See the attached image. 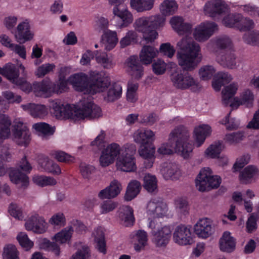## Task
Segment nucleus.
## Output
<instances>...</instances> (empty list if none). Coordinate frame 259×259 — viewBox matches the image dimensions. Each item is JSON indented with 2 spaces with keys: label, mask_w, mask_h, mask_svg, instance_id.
Returning a JSON list of instances; mask_svg holds the SVG:
<instances>
[{
  "label": "nucleus",
  "mask_w": 259,
  "mask_h": 259,
  "mask_svg": "<svg viewBox=\"0 0 259 259\" xmlns=\"http://www.w3.org/2000/svg\"><path fill=\"white\" fill-rule=\"evenodd\" d=\"M112 13L121 20L122 23L119 26L120 28L127 27L133 22V15L125 3L113 7Z\"/></svg>",
  "instance_id": "nucleus-18"
},
{
  "label": "nucleus",
  "mask_w": 259,
  "mask_h": 259,
  "mask_svg": "<svg viewBox=\"0 0 259 259\" xmlns=\"http://www.w3.org/2000/svg\"><path fill=\"white\" fill-rule=\"evenodd\" d=\"M92 236L94 238L96 248L100 252L105 254L106 241L103 229L101 227L95 228L92 233Z\"/></svg>",
  "instance_id": "nucleus-36"
},
{
  "label": "nucleus",
  "mask_w": 259,
  "mask_h": 259,
  "mask_svg": "<svg viewBox=\"0 0 259 259\" xmlns=\"http://www.w3.org/2000/svg\"><path fill=\"white\" fill-rule=\"evenodd\" d=\"M221 183V179L218 176H213L209 167L201 169L196 179V186L200 191H205L212 188H217Z\"/></svg>",
  "instance_id": "nucleus-8"
},
{
  "label": "nucleus",
  "mask_w": 259,
  "mask_h": 259,
  "mask_svg": "<svg viewBox=\"0 0 259 259\" xmlns=\"http://www.w3.org/2000/svg\"><path fill=\"white\" fill-rule=\"evenodd\" d=\"M51 107L53 114L59 119H70L76 121L85 118H98L101 115L100 107L93 103L89 96L84 97L76 105L53 102Z\"/></svg>",
  "instance_id": "nucleus-1"
},
{
  "label": "nucleus",
  "mask_w": 259,
  "mask_h": 259,
  "mask_svg": "<svg viewBox=\"0 0 259 259\" xmlns=\"http://www.w3.org/2000/svg\"><path fill=\"white\" fill-rule=\"evenodd\" d=\"M244 41L251 45H256L259 44V30H253L245 33L243 37Z\"/></svg>",
  "instance_id": "nucleus-62"
},
{
  "label": "nucleus",
  "mask_w": 259,
  "mask_h": 259,
  "mask_svg": "<svg viewBox=\"0 0 259 259\" xmlns=\"http://www.w3.org/2000/svg\"><path fill=\"white\" fill-rule=\"evenodd\" d=\"M255 99V95L249 89H245L240 94L239 97L234 98L233 104H231L232 107L244 105L246 107H253Z\"/></svg>",
  "instance_id": "nucleus-26"
},
{
  "label": "nucleus",
  "mask_w": 259,
  "mask_h": 259,
  "mask_svg": "<svg viewBox=\"0 0 259 259\" xmlns=\"http://www.w3.org/2000/svg\"><path fill=\"white\" fill-rule=\"evenodd\" d=\"M157 50L150 45H144L140 53V61L144 64L148 65L152 63V60L158 55Z\"/></svg>",
  "instance_id": "nucleus-33"
},
{
  "label": "nucleus",
  "mask_w": 259,
  "mask_h": 259,
  "mask_svg": "<svg viewBox=\"0 0 259 259\" xmlns=\"http://www.w3.org/2000/svg\"><path fill=\"white\" fill-rule=\"evenodd\" d=\"M25 227L27 230L37 234L44 233L48 228L47 223L44 218L37 213L32 214L28 218L25 222Z\"/></svg>",
  "instance_id": "nucleus-17"
},
{
  "label": "nucleus",
  "mask_w": 259,
  "mask_h": 259,
  "mask_svg": "<svg viewBox=\"0 0 259 259\" xmlns=\"http://www.w3.org/2000/svg\"><path fill=\"white\" fill-rule=\"evenodd\" d=\"M211 41L218 50L231 49L233 46L232 40L226 35L216 37Z\"/></svg>",
  "instance_id": "nucleus-51"
},
{
  "label": "nucleus",
  "mask_w": 259,
  "mask_h": 259,
  "mask_svg": "<svg viewBox=\"0 0 259 259\" xmlns=\"http://www.w3.org/2000/svg\"><path fill=\"white\" fill-rule=\"evenodd\" d=\"M167 205L157 199H151L147 204V212L153 218H162L168 211Z\"/></svg>",
  "instance_id": "nucleus-20"
},
{
  "label": "nucleus",
  "mask_w": 259,
  "mask_h": 259,
  "mask_svg": "<svg viewBox=\"0 0 259 259\" xmlns=\"http://www.w3.org/2000/svg\"><path fill=\"white\" fill-rule=\"evenodd\" d=\"M154 2L155 0H130V6L137 13H144L151 10Z\"/></svg>",
  "instance_id": "nucleus-38"
},
{
  "label": "nucleus",
  "mask_w": 259,
  "mask_h": 259,
  "mask_svg": "<svg viewBox=\"0 0 259 259\" xmlns=\"http://www.w3.org/2000/svg\"><path fill=\"white\" fill-rule=\"evenodd\" d=\"M151 229L152 241L157 247H164L168 243L171 235V229L169 226L160 228L154 221H150L148 225Z\"/></svg>",
  "instance_id": "nucleus-7"
},
{
  "label": "nucleus",
  "mask_w": 259,
  "mask_h": 259,
  "mask_svg": "<svg viewBox=\"0 0 259 259\" xmlns=\"http://www.w3.org/2000/svg\"><path fill=\"white\" fill-rule=\"evenodd\" d=\"M161 172L165 179L178 180L182 175L179 165L173 163L164 164Z\"/></svg>",
  "instance_id": "nucleus-32"
},
{
  "label": "nucleus",
  "mask_w": 259,
  "mask_h": 259,
  "mask_svg": "<svg viewBox=\"0 0 259 259\" xmlns=\"http://www.w3.org/2000/svg\"><path fill=\"white\" fill-rule=\"evenodd\" d=\"M133 209L129 206L124 205L120 208V217L124 221L126 226L132 225L135 218L133 214Z\"/></svg>",
  "instance_id": "nucleus-49"
},
{
  "label": "nucleus",
  "mask_w": 259,
  "mask_h": 259,
  "mask_svg": "<svg viewBox=\"0 0 259 259\" xmlns=\"http://www.w3.org/2000/svg\"><path fill=\"white\" fill-rule=\"evenodd\" d=\"M122 91L121 85L116 83H113L104 94V99L108 102H114L121 97Z\"/></svg>",
  "instance_id": "nucleus-41"
},
{
  "label": "nucleus",
  "mask_w": 259,
  "mask_h": 259,
  "mask_svg": "<svg viewBox=\"0 0 259 259\" xmlns=\"http://www.w3.org/2000/svg\"><path fill=\"white\" fill-rule=\"evenodd\" d=\"M205 15L211 18H218L229 12V7L222 0H210L207 1L203 7Z\"/></svg>",
  "instance_id": "nucleus-10"
},
{
  "label": "nucleus",
  "mask_w": 259,
  "mask_h": 259,
  "mask_svg": "<svg viewBox=\"0 0 259 259\" xmlns=\"http://www.w3.org/2000/svg\"><path fill=\"white\" fill-rule=\"evenodd\" d=\"M190 133L182 126L175 128L169 134V141H175V152L184 158H188L193 150L192 145L188 142Z\"/></svg>",
  "instance_id": "nucleus-5"
},
{
  "label": "nucleus",
  "mask_w": 259,
  "mask_h": 259,
  "mask_svg": "<svg viewBox=\"0 0 259 259\" xmlns=\"http://www.w3.org/2000/svg\"><path fill=\"white\" fill-rule=\"evenodd\" d=\"M155 133L146 128L137 130L134 134V141L140 145L148 144L155 140Z\"/></svg>",
  "instance_id": "nucleus-27"
},
{
  "label": "nucleus",
  "mask_w": 259,
  "mask_h": 259,
  "mask_svg": "<svg viewBox=\"0 0 259 259\" xmlns=\"http://www.w3.org/2000/svg\"><path fill=\"white\" fill-rule=\"evenodd\" d=\"M244 133L241 132H234L226 134L224 140L230 145H235L243 140Z\"/></svg>",
  "instance_id": "nucleus-61"
},
{
  "label": "nucleus",
  "mask_w": 259,
  "mask_h": 259,
  "mask_svg": "<svg viewBox=\"0 0 259 259\" xmlns=\"http://www.w3.org/2000/svg\"><path fill=\"white\" fill-rule=\"evenodd\" d=\"M33 182L41 187L53 186L56 184V180L52 177L36 175L33 177Z\"/></svg>",
  "instance_id": "nucleus-57"
},
{
  "label": "nucleus",
  "mask_w": 259,
  "mask_h": 259,
  "mask_svg": "<svg viewBox=\"0 0 259 259\" xmlns=\"http://www.w3.org/2000/svg\"><path fill=\"white\" fill-rule=\"evenodd\" d=\"M40 166L46 171L59 175L61 173V170L59 166L48 157H44L39 162Z\"/></svg>",
  "instance_id": "nucleus-45"
},
{
  "label": "nucleus",
  "mask_w": 259,
  "mask_h": 259,
  "mask_svg": "<svg viewBox=\"0 0 259 259\" xmlns=\"http://www.w3.org/2000/svg\"><path fill=\"white\" fill-rule=\"evenodd\" d=\"M173 240L180 245L190 244L192 241L190 228L183 224L176 226L174 230Z\"/></svg>",
  "instance_id": "nucleus-16"
},
{
  "label": "nucleus",
  "mask_w": 259,
  "mask_h": 259,
  "mask_svg": "<svg viewBox=\"0 0 259 259\" xmlns=\"http://www.w3.org/2000/svg\"><path fill=\"white\" fill-rule=\"evenodd\" d=\"M238 89V83L233 82L230 84L226 86L222 90V104L225 106H232L231 104H233L232 102L233 97L236 94Z\"/></svg>",
  "instance_id": "nucleus-35"
},
{
  "label": "nucleus",
  "mask_w": 259,
  "mask_h": 259,
  "mask_svg": "<svg viewBox=\"0 0 259 259\" xmlns=\"http://www.w3.org/2000/svg\"><path fill=\"white\" fill-rule=\"evenodd\" d=\"M9 177L12 183L20 185L22 188H25L28 185V177L19 170H12L9 174Z\"/></svg>",
  "instance_id": "nucleus-43"
},
{
  "label": "nucleus",
  "mask_w": 259,
  "mask_h": 259,
  "mask_svg": "<svg viewBox=\"0 0 259 259\" xmlns=\"http://www.w3.org/2000/svg\"><path fill=\"white\" fill-rule=\"evenodd\" d=\"M2 256L3 259H19L18 251L16 247L12 244L4 246Z\"/></svg>",
  "instance_id": "nucleus-55"
},
{
  "label": "nucleus",
  "mask_w": 259,
  "mask_h": 259,
  "mask_svg": "<svg viewBox=\"0 0 259 259\" xmlns=\"http://www.w3.org/2000/svg\"><path fill=\"white\" fill-rule=\"evenodd\" d=\"M17 239L20 245L27 250L33 246V242L29 239L27 235L24 232L18 234Z\"/></svg>",
  "instance_id": "nucleus-64"
},
{
  "label": "nucleus",
  "mask_w": 259,
  "mask_h": 259,
  "mask_svg": "<svg viewBox=\"0 0 259 259\" xmlns=\"http://www.w3.org/2000/svg\"><path fill=\"white\" fill-rule=\"evenodd\" d=\"M172 28L179 34L184 35L191 33L192 26L191 24L184 22L182 17L175 16L170 19Z\"/></svg>",
  "instance_id": "nucleus-28"
},
{
  "label": "nucleus",
  "mask_w": 259,
  "mask_h": 259,
  "mask_svg": "<svg viewBox=\"0 0 259 259\" xmlns=\"http://www.w3.org/2000/svg\"><path fill=\"white\" fill-rule=\"evenodd\" d=\"M163 26L164 19L159 14L141 16L137 18L133 23L135 31L142 33L143 40L147 42H153L158 37L156 30Z\"/></svg>",
  "instance_id": "nucleus-4"
},
{
  "label": "nucleus",
  "mask_w": 259,
  "mask_h": 259,
  "mask_svg": "<svg viewBox=\"0 0 259 259\" xmlns=\"http://www.w3.org/2000/svg\"><path fill=\"white\" fill-rule=\"evenodd\" d=\"M14 36L19 44H24L33 39L34 33L31 30L30 25L27 20L18 25Z\"/></svg>",
  "instance_id": "nucleus-19"
},
{
  "label": "nucleus",
  "mask_w": 259,
  "mask_h": 259,
  "mask_svg": "<svg viewBox=\"0 0 259 259\" xmlns=\"http://www.w3.org/2000/svg\"><path fill=\"white\" fill-rule=\"evenodd\" d=\"M122 189L120 183L117 180H113L109 186L99 192L98 197L101 200L113 199L120 194Z\"/></svg>",
  "instance_id": "nucleus-23"
},
{
  "label": "nucleus",
  "mask_w": 259,
  "mask_h": 259,
  "mask_svg": "<svg viewBox=\"0 0 259 259\" xmlns=\"http://www.w3.org/2000/svg\"><path fill=\"white\" fill-rule=\"evenodd\" d=\"M232 79V75L228 72H219L216 74L212 82V87L215 91H219L224 83H228Z\"/></svg>",
  "instance_id": "nucleus-42"
},
{
  "label": "nucleus",
  "mask_w": 259,
  "mask_h": 259,
  "mask_svg": "<svg viewBox=\"0 0 259 259\" xmlns=\"http://www.w3.org/2000/svg\"><path fill=\"white\" fill-rule=\"evenodd\" d=\"M219 246L221 251L231 252L235 248L236 243L234 238L231 236L229 232H225L219 240Z\"/></svg>",
  "instance_id": "nucleus-37"
},
{
  "label": "nucleus",
  "mask_w": 259,
  "mask_h": 259,
  "mask_svg": "<svg viewBox=\"0 0 259 259\" xmlns=\"http://www.w3.org/2000/svg\"><path fill=\"white\" fill-rule=\"evenodd\" d=\"M194 232L199 237L206 239L214 232V228L211 221L207 218L200 219L194 226Z\"/></svg>",
  "instance_id": "nucleus-21"
},
{
  "label": "nucleus",
  "mask_w": 259,
  "mask_h": 259,
  "mask_svg": "<svg viewBox=\"0 0 259 259\" xmlns=\"http://www.w3.org/2000/svg\"><path fill=\"white\" fill-rule=\"evenodd\" d=\"M170 80L173 85L178 89H190L196 92L201 88L196 78L188 72L183 73L180 70H175L171 73Z\"/></svg>",
  "instance_id": "nucleus-6"
},
{
  "label": "nucleus",
  "mask_w": 259,
  "mask_h": 259,
  "mask_svg": "<svg viewBox=\"0 0 259 259\" xmlns=\"http://www.w3.org/2000/svg\"><path fill=\"white\" fill-rule=\"evenodd\" d=\"M141 189V183L137 180L131 181L127 187L124 198L127 201H131L135 198L139 193Z\"/></svg>",
  "instance_id": "nucleus-47"
},
{
  "label": "nucleus",
  "mask_w": 259,
  "mask_h": 259,
  "mask_svg": "<svg viewBox=\"0 0 259 259\" xmlns=\"http://www.w3.org/2000/svg\"><path fill=\"white\" fill-rule=\"evenodd\" d=\"M258 176V169L255 166L250 165L240 172L239 180L242 183L248 184L255 181Z\"/></svg>",
  "instance_id": "nucleus-29"
},
{
  "label": "nucleus",
  "mask_w": 259,
  "mask_h": 259,
  "mask_svg": "<svg viewBox=\"0 0 259 259\" xmlns=\"http://www.w3.org/2000/svg\"><path fill=\"white\" fill-rule=\"evenodd\" d=\"M52 83L49 80H44L33 84V91L36 96L47 97L51 92Z\"/></svg>",
  "instance_id": "nucleus-40"
},
{
  "label": "nucleus",
  "mask_w": 259,
  "mask_h": 259,
  "mask_svg": "<svg viewBox=\"0 0 259 259\" xmlns=\"http://www.w3.org/2000/svg\"><path fill=\"white\" fill-rule=\"evenodd\" d=\"M55 68L56 65L54 63H45L36 68L34 74L37 77H43L46 75L53 72Z\"/></svg>",
  "instance_id": "nucleus-59"
},
{
  "label": "nucleus",
  "mask_w": 259,
  "mask_h": 259,
  "mask_svg": "<svg viewBox=\"0 0 259 259\" xmlns=\"http://www.w3.org/2000/svg\"><path fill=\"white\" fill-rule=\"evenodd\" d=\"M118 205V203L111 200L103 201L100 205V213L101 214L108 213L114 210Z\"/></svg>",
  "instance_id": "nucleus-63"
},
{
  "label": "nucleus",
  "mask_w": 259,
  "mask_h": 259,
  "mask_svg": "<svg viewBox=\"0 0 259 259\" xmlns=\"http://www.w3.org/2000/svg\"><path fill=\"white\" fill-rule=\"evenodd\" d=\"M32 127L35 130L36 134L44 140L52 135L54 132L51 127L45 122L35 123L33 125Z\"/></svg>",
  "instance_id": "nucleus-46"
},
{
  "label": "nucleus",
  "mask_w": 259,
  "mask_h": 259,
  "mask_svg": "<svg viewBox=\"0 0 259 259\" xmlns=\"http://www.w3.org/2000/svg\"><path fill=\"white\" fill-rule=\"evenodd\" d=\"M126 64L127 72L132 78L139 80L142 77L144 69L137 56L130 57L126 60Z\"/></svg>",
  "instance_id": "nucleus-22"
},
{
  "label": "nucleus",
  "mask_w": 259,
  "mask_h": 259,
  "mask_svg": "<svg viewBox=\"0 0 259 259\" xmlns=\"http://www.w3.org/2000/svg\"><path fill=\"white\" fill-rule=\"evenodd\" d=\"M210 133L211 128L208 125H201L196 127L194 130V138L196 146L200 147Z\"/></svg>",
  "instance_id": "nucleus-39"
},
{
  "label": "nucleus",
  "mask_w": 259,
  "mask_h": 259,
  "mask_svg": "<svg viewBox=\"0 0 259 259\" xmlns=\"http://www.w3.org/2000/svg\"><path fill=\"white\" fill-rule=\"evenodd\" d=\"M120 151L121 148L118 144L113 143L108 145L102 151L99 158L100 165L105 167L113 163Z\"/></svg>",
  "instance_id": "nucleus-13"
},
{
  "label": "nucleus",
  "mask_w": 259,
  "mask_h": 259,
  "mask_svg": "<svg viewBox=\"0 0 259 259\" xmlns=\"http://www.w3.org/2000/svg\"><path fill=\"white\" fill-rule=\"evenodd\" d=\"M118 155L116 162L117 169L125 172H134L136 170V159L132 152L126 150L123 152L121 149Z\"/></svg>",
  "instance_id": "nucleus-11"
},
{
  "label": "nucleus",
  "mask_w": 259,
  "mask_h": 259,
  "mask_svg": "<svg viewBox=\"0 0 259 259\" xmlns=\"http://www.w3.org/2000/svg\"><path fill=\"white\" fill-rule=\"evenodd\" d=\"M178 49L177 57L178 64L183 70L192 71L197 66L199 61L197 58L200 51L199 45L191 37H183L177 44Z\"/></svg>",
  "instance_id": "nucleus-3"
},
{
  "label": "nucleus",
  "mask_w": 259,
  "mask_h": 259,
  "mask_svg": "<svg viewBox=\"0 0 259 259\" xmlns=\"http://www.w3.org/2000/svg\"><path fill=\"white\" fill-rule=\"evenodd\" d=\"M175 208L177 213L180 215H186L189 213V206L187 201L183 198H178L174 201Z\"/></svg>",
  "instance_id": "nucleus-54"
},
{
  "label": "nucleus",
  "mask_w": 259,
  "mask_h": 259,
  "mask_svg": "<svg viewBox=\"0 0 259 259\" xmlns=\"http://www.w3.org/2000/svg\"><path fill=\"white\" fill-rule=\"evenodd\" d=\"M139 84L133 80L128 82L126 92V98L128 102L134 103L138 100L137 91Z\"/></svg>",
  "instance_id": "nucleus-53"
},
{
  "label": "nucleus",
  "mask_w": 259,
  "mask_h": 259,
  "mask_svg": "<svg viewBox=\"0 0 259 259\" xmlns=\"http://www.w3.org/2000/svg\"><path fill=\"white\" fill-rule=\"evenodd\" d=\"M2 75L5 76L14 84L19 80V71L13 65H8L3 68Z\"/></svg>",
  "instance_id": "nucleus-50"
},
{
  "label": "nucleus",
  "mask_w": 259,
  "mask_h": 259,
  "mask_svg": "<svg viewBox=\"0 0 259 259\" xmlns=\"http://www.w3.org/2000/svg\"><path fill=\"white\" fill-rule=\"evenodd\" d=\"M138 152L141 157L145 159L144 164L146 168L153 166L155 160V148L153 144L140 145Z\"/></svg>",
  "instance_id": "nucleus-24"
},
{
  "label": "nucleus",
  "mask_w": 259,
  "mask_h": 259,
  "mask_svg": "<svg viewBox=\"0 0 259 259\" xmlns=\"http://www.w3.org/2000/svg\"><path fill=\"white\" fill-rule=\"evenodd\" d=\"M73 228L72 226H68L60 232L57 233L53 237L55 242H49V249L52 251L56 255L60 254V248L56 243L63 244L68 242L71 237Z\"/></svg>",
  "instance_id": "nucleus-15"
},
{
  "label": "nucleus",
  "mask_w": 259,
  "mask_h": 259,
  "mask_svg": "<svg viewBox=\"0 0 259 259\" xmlns=\"http://www.w3.org/2000/svg\"><path fill=\"white\" fill-rule=\"evenodd\" d=\"M11 125V121L8 116L0 115V144L10 135Z\"/></svg>",
  "instance_id": "nucleus-44"
},
{
  "label": "nucleus",
  "mask_w": 259,
  "mask_h": 259,
  "mask_svg": "<svg viewBox=\"0 0 259 259\" xmlns=\"http://www.w3.org/2000/svg\"><path fill=\"white\" fill-rule=\"evenodd\" d=\"M223 17L222 23L227 27L238 28L239 22L242 19V15L239 13H229Z\"/></svg>",
  "instance_id": "nucleus-48"
},
{
  "label": "nucleus",
  "mask_w": 259,
  "mask_h": 259,
  "mask_svg": "<svg viewBox=\"0 0 259 259\" xmlns=\"http://www.w3.org/2000/svg\"><path fill=\"white\" fill-rule=\"evenodd\" d=\"M13 127V136L15 142L19 145L27 146L30 141V134L26 126L22 122L16 121Z\"/></svg>",
  "instance_id": "nucleus-14"
},
{
  "label": "nucleus",
  "mask_w": 259,
  "mask_h": 259,
  "mask_svg": "<svg viewBox=\"0 0 259 259\" xmlns=\"http://www.w3.org/2000/svg\"><path fill=\"white\" fill-rule=\"evenodd\" d=\"M144 188L149 192H155L157 188V180L154 175L146 174L143 179Z\"/></svg>",
  "instance_id": "nucleus-52"
},
{
  "label": "nucleus",
  "mask_w": 259,
  "mask_h": 259,
  "mask_svg": "<svg viewBox=\"0 0 259 259\" xmlns=\"http://www.w3.org/2000/svg\"><path fill=\"white\" fill-rule=\"evenodd\" d=\"M68 81L75 90L92 94L103 92L111 83L109 77L97 71L90 72L89 80L86 74L81 73L70 76Z\"/></svg>",
  "instance_id": "nucleus-2"
},
{
  "label": "nucleus",
  "mask_w": 259,
  "mask_h": 259,
  "mask_svg": "<svg viewBox=\"0 0 259 259\" xmlns=\"http://www.w3.org/2000/svg\"><path fill=\"white\" fill-rule=\"evenodd\" d=\"M218 30V25L210 21L201 22L196 26L193 31L194 38L198 42L207 41Z\"/></svg>",
  "instance_id": "nucleus-9"
},
{
  "label": "nucleus",
  "mask_w": 259,
  "mask_h": 259,
  "mask_svg": "<svg viewBox=\"0 0 259 259\" xmlns=\"http://www.w3.org/2000/svg\"><path fill=\"white\" fill-rule=\"evenodd\" d=\"M179 5L175 0H164L159 6L160 13V16L164 19V25L165 22V17L174 15L178 10Z\"/></svg>",
  "instance_id": "nucleus-31"
},
{
  "label": "nucleus",
  "mask_w": 259,
  "mask_h": 259,
  "mask_svg": "<svg viewBox=\"0 0 259 259\" xmlns=\"http://www.w3.org/2000/svg\"><path fill=\"white\" fill-rule=\"evenodd\" d=\"M101 41L106 50H112L118 41L117 32L115 31L107 30L103 33Z\"/></svg>",
  "instance_id": "nucleus-34"
},
{
  "label": "nucleus",
  "mask_w": 259,
  "mask_h": 259,
  "mask_svg": "<svg viewBox=\"0 0 259 259\" xmlns=\"http://www.w3.org/2000/svg\"><path fill=\"white\" fill-rule=\"evenodd\" d=\"M224 147L221 142H216L207 148L205 153L208 157L210 158H218Z\"/></svg>",
  "instance_id": "nucleus-56"
},
{
  "label": "nucleus",
  "mask_w": 259,
  "mask_h": 259,
  "mask_svg": "<svg viewBox=\"0 0 259 259\" xmlns=\"http://www.w3.org/2000/svg\"><path fill=\"white\" fill-rule=\"evenodd\" d=\"M109 26L108 20L103 17H97L93 23V27L95 30L98 32L106 31Z\"/></svg>",
  "instance_id": "nucleus-60"
},
{
  "label": "nucleus",
  "mask_w": 259,
  "mask_h": 259,
  "mask_svg": "<svg viewBox=\"0 0 259 259\" xmlns=\"http://www.w3.org/2000/svg\"><path fill=\"white\" fill-rule=\"evenodd\" d=\"M216 72V69L212 65H204L199 70V75L201 79L208 80L210 79Z\"/></svg>",
  "instance_id": "nucleus-58"
},
{
  "label": "nucleus",
  "mask_w": 259,
  "mask_h": 259,
  "mask_svg": "<svg viewBox=\"0 0 259 259\" xmlns=\"http://www.w3.org/2000/svg\"><path fill=\"white\" fill-rule=\"evenodd\" d=\"M131 238L134 243V247L136 251L140 252L147 245V233L144 230H138L132 233Z\"/></svg>",
  "instance_id": "nucleus-30"
},
{
  "label": "nucleus",
  "mask_w": 259,
  "mask_h": 259,
  "mask_svg": "<svg viewBox=\"0 0 259 259\" xmlns=\"http://www.w3.org/2000/svg\"><path fill=\"white\" fill-rule=\"evenodd\" d=\"M21 107L34 118H44L48 113V108L41 104L29 103L22 104Z\"/></svg>",
  "instance_id": "nucleus-25"
},
{
  "label": "nucleus",
  "mask_w": 259,
  "mask_h": 259,
  "mask_svg": "<svg viewBox=\"0 0 259 259\" xmlns=\"http://www.w3.org/2000/svg\"><path fill=\"white\" fill-rule=\"evenodd\" d=\"M217 62L224 68L230 69H238L242 66V62L237 59L235 54L232 51L225 53L215 51Z\"/></svg>",
  "instance_id": "nucleus-12"
}]
</instances>
